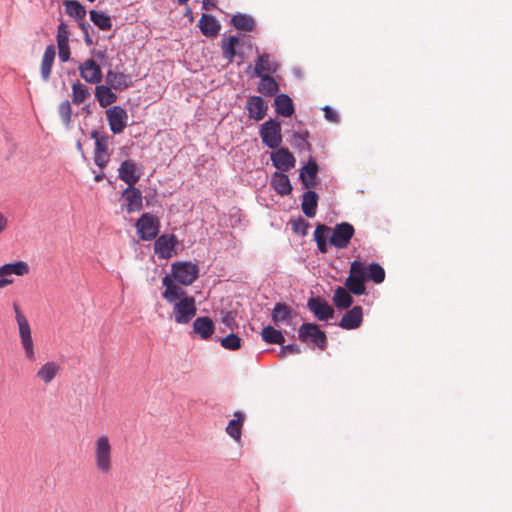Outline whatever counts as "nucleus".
<instances>
[{
    "label": "nucleus",
    "mask_w": 512,
    "mask_h": 512,
    "mask_svg": "<svg viewBox=\"0 0 512 512\" xmlns=\"http://www.w3.org/2000/svg\"><path fill=\"white\" fill-rule=\"evenodd\" d=\"M81 77L88 83L99 84L102 80L101 67L93 60L87 59L78 67Z\"/></svg>",
    "instance_id": "15"
},
{
    "label": "nucleus",
    "mask_w": 512,
    "mask_h": 512,
    "mask_svg": "<svg viewBox=\"0 0 512 512\" xmlns=\"http://www.w3.org/2000/svg\"><path fill=\"white\" fill-rule=\"evenodd\" d=\"M30 267L25 261L6 263L0 266V289L13 283L12 275L25 276L29 274Z\"/></svg>",
    "instance_id": "9"
},
{
    "label": "nucleus",
    "mask_w": 512,
    "mask_h": 512,
    "mask_svg": "<svg viewBox=\"0 0 512 512\" xmlns=\"http://www.w3.org/2000/svg\"><path fill=\"white\" fill-rule=\"evenodd\" d=\"M274 106L277 114L283 117H290L294 113L292 99L286 94H279L274 99Z\"/></svg>",
    "instance_id": "28"
},
{
    "label": "nucleus",
    "mask_w": 512,
    "mask_h": 512,
    "mask_svg": "<svg viewBox=\"0 0 512 512\" xmlns=\"http://www.w3.org/2000/svg\"><path fill=\"white\" fill-rule=\"evenodd\" d=\"M333 302L338 308L346 309L353 303V298L345 288L337 287L334 292Z\"/></svg>",
    "instance_id": "36"
},
{
    "label": "nucleus",
    "mask_w": 512,
    "mask_h": 512,
    "mask_svg": "<svg viewBox=\"0 0 512 512\" xmlns=\"http://www.w3.org/2000/svg\"><path fill=\"white\" fill-rule=\"evenodd\" d=\"M201 33L208 38H215L218 36L221 25L214 16L209 14H202L198 23Z\"/></svg>",
    "instance_id": "23"
},
{
    "label": "nucleus",
    "mask_w": 512,
    "mask_h": 512,
    "mask_svg": "<svg viewBox=\"0 0 512 512\" xmlns=\"http://www.w3.org/2000/svg\"><path fill=\"white\" fill-rule=\"evenodd\" d=\"M222 347L229 350H237L241 347V339L231 333L220 340Z\"/></svg>",
    "instance_id": "44"
},
{
    "label": "nucleus",
    "mask_w": 512,
    "mask_h": 512,
    "mask_svg": "<svg viewBox=\"0 0 512 512\" xmlns=\"http://www.w3.org/2000/svg\"><path fill=\"white\" fill-rule=\"evenodd\" d=\"M245 421V414L237 411L226 426V433L237 443L241 441L242 428Z\"/></svg>",
    "instance_id": "24"
},
{
    "label": "nucleus",
    "mask_w": 512,
    "mask_h": 512,
    "mask_svg": "<svg viewBox=\"0 0 512 512\" xmlns=\"http://www.w3.org/2000/svg\"><path fill=\"white\" fill-rule=\"evenodd\" d=\"M300 352H301V349L297 344H289V345L282 347V349L280 351V357L284 358L289 355L299 354Z\"/></svg>",
    "instance_id": "48"
},
{
    "label": "nucleus",
    "mask_w": 512,
    "mask_h": 512,
    "mask_svg": "<svg viewBox=\"0 0 512 512\" xmlns=\"http://www.w3.org/2000/svg\"><path fill=\"white\" fill-rule=\"evenodd\" d=\"M232 25L242 31H252L255 25L254 19L244 14H236L231 19Z\"/></svg>",
    "instance_id": "39"
},
{
    "label": "nucleus",
    "mask_w": 512,
    "mask_h": 512,
    "mask_svg": "<svg viewBox=\"0 0 512 512\" xmlns=\"http://www.w3.org/2000/svg\"><path fill=\"white\" fill-rule=\"evenodd\" d=\"M7 226H8L7 217L3 213H0V234L7 228Z\"/></svg>",
    "instance_id": "56"
},
{
    "label": "nucleus",
    "mask_w": 512,
    "mask_h": 512,
    "mask_svg": "<svg viewBox=\"0 0 512 512\" xmlns=\"http://www.w3.org/2000/svg\"><path fill=\"white\" fill-rule=\"evenodd\" d=\"M136 229L139 237L142 240L149 241L154 239L160 229L159 218L150 214L144 213L136 223Z\"/></svg>",
    "instance_id": "10"
},
{
    "label": "nucleus",
    "mask_w": 512,
    "mask_h": 512,
    "mask_svg": "<svg viewBox=\"0 0 512 512\" xmlns=\"http://www.w3.org/2000/svg\"><path fill=\"white\" fill-rule=\"evenodd\" d=\"M66 13L77 19H83L86 15L85 8L76 0H66L64 2Z\"/></svg>",
    "instance_id": "40"
},
{
    "label": "nucleus",
    "mask_w": 512,
    "mask_h": 512,
    "mask_svg": "<svg viewBox=\"0 0 512 512\" xmlns=\"http://www.w3.org/2000/svg\"><path fill=\"white\" fill-rule=\"evenodd\" d=\"M247 109L249 111L250 118L256 119V96H251L247 101Z\"/></svg>",
    "instance_id": "52"
},
{
    "label": "nucleus",
    "mask_w": 512,
    "mask_h": 512,
    "mask_svg": "<svg viewBox=\"0 0 512 512\" xmlns=\"http://www.w3.org/2000/svg\"><path fill=\"white\" fill-rule=\"evenodd\" d=\"M216 5L215 3L212 2V0H203V8L204 9H209V8H214Z\"/></svg>",
    "instance_id": "57"
},
{
    "label": "nucleus",
    "mask_w": 512,
    "mask_h": 512,
    "mask_svg": "<svg viewBox=\"0 0 512 512\" xmlns=\"http://www.w3.org/2000/svg\"><path fill=\"white\" fill-rule=\"evenodd\" d=\"M364 277L366 281L370 280L376 284H380L385 279V270L378 263H371L369 265L364 263Z\"/></svg>",
    "instance_id": "32"
},
{
    "label": "nucleus",
    "mask_w": 512,
    "mask_h": 512,
    "mask_svg": "<svg viewBox=\"0 0 512 512\" xmlns=\"http://www.w3.org/2000/svg\"><path fill=\"white\" fill-rule=\"evenodd\" d=\"M267 108V104L258 96V121L266 115Z\"/></svg>",
    "instance_id": "53"
},
{
    "label": "nucleus",
    "mask_w": 512,
    "mask_h": 512,
    "mask_svg": "<svg viewBox=\"0 0 512 512\" xmlns=\"http://www.w3.org/2000/svg\"><path fill=\"white\" fill-rule=\"evenodd\" d=\"M58 112L65 124H69L71 121V115H72V108L71 104L68 100L63 101L60 103L58 107Z\"/></svg>",
    "instance_id": "45"
},
{
    "label": "nucleus",
    "mask_w": 512,
    "mask_h": 512,
    "mask_svg": "<svg viewBox=\"0 0 512 512\" xmlns=\"http://www.w3.org/2000/svg\"><path fill=\"white\" fill-rule=\"evenodd\" d=\"M363 320V312L361 306H354L347 311L339 322V326L346 330L358 328Z\"/></svg>",
    "instance_id": "22"
},
{
    "label": "nucleus",
    "mask_w": 512,
    "mask_h": 512,
    "mask_svg": "<svg viewBox=\"0 0 512 512\" xmlns=\"http://www.w3.org/2000/svg\"><path fill=\"white\" fill-rule=\"evenodd\" d=\"M273 165L281 171H288L295 165V158L286 148H280L271 154Z\"/></svg>",
    "instance_id": "20"
},
{
    "label": "nucleus",
    "mask_w": 512,
    "mask_h": 512,
    "mask_svg": "<svg viewBox=\"0 0 512 512\" xmlns=\"http://www.w3.org/2000/svg\"><path fill=\"white\" fill-rule=\"evenodd\" d=\"M318 195L316 192L308 190L303 194L301 208L303 213L312 218L316 214Z\"/></svg>",
    "instance_id": "31"
},
{
    "label": "nucleus",
    "mask_w": 512,
    "mask_h": 512,
    "mask_svg": "<svg viewBox=\"0 0 512 512\" xmlns=\"http://www.w3.org/2000/svg\"><path fill=\"white\" fill-rule=\"evenodd\" d=\"M261 335L263 340L270 344H283L285 341L281 331L276 330L272 326L263 328Z\"/></svg>",
    "instance_id": "41"
},
{
    "label": "nucleus",
    "mask_w": 512,
    "mask_h": 512,
    "mask_svg": "<svg viewBox=\"0 0 512 512\" xmlns=\"http://www.w3.org/2000/svg\"><path fill=\"white\" fill-rule=\"evenodd\" d=\"M295 137L299 138V140L303 143H306V138L308 137V133L305 132L304 134H295Z\"/></svg>",
    "instance_id": "58"
},
{
    "label": "nucleus",
    "mask_w": 512,
    "mask_h": 512,
    "mask_svg": "<svg viewBox=\"0 0 512 512\" xmlns=\"http://www.w3.org/2000/svg\"><path fill=\"white\" fill-rule=\"evenodd\" d=\"M293 226H294L293 229L295 232H298V233L300 232L303 235H305L307 227H308V223H306L303 219H300L298 222H294Z\"/></svg>",
    "instance_id": "54"
},
{
    "label": "nucleus",
    "mask_w": 512,
    "mask_h": 512,
    "mask_svg": "<svg viewBox=\"0 0 512 512\" xmlns=\"http://www.w3.org/2000/svg\"><path fill=\"white\" fill-rule=\"evenodd\" d=\"M196 301L193 296L180 299L174 303L172 316L178 324H187L196 315Z\"/></svg>",
    "instance_id": "7"
},
{
    "label": "nucleus",
    "mask_w": 512,
    "mask_h": 512,
    "mask_svg": "<svg viewBox=\"0 0 512 512\" xmlns=\"http://www.w3.org/2000/svg\"><path fill=\"white\" fill-rule=\"evenodd\" d=\"M106 117L111 131L120 134L127 126L128 114L120 106H112L106 110Z\"/></svg>",
    "instance_id": "14"
},
{
    "label": "nucleus",
    "mask_w": 512,
    "mask_h": 512,
    "mask_svg": "<svg viewBox=\"0 0 512 512\" xmlns=\"http://www.w3.org/2000/svg\"><path fill=\"white\" fill-rule=\"evenodd\" d=\"M272 186L281 195H287L292 191L289 177L283 173H274L271 179Z\"/></svg>",
    "instance_id": "34"
},
{
    "label": "nucleus",
    "mask_w": 512,
    "mask_h": 512,
    "mask_svg": "<svg viewBox=\"0 0 512 512\" xmlns=\"http://www.w3.org/2000/svg\"><path fill=\"white\" fill-rule=\"evenodd\" d=\"M109 161V154L108 152H95L94 154V162L95 164L103 169Z\"/></svg>",
    "instance_id": "47"
},
{
    "label": "nucleus",
    "mask_w": 512,
    "mask_h": 512,
    "mask_svg": "<svg viewBox=\"0 0 512 512\" xmlns=\"http://www.w3.org/2000/svg\"><path fill=\"white\" fill-rule=\"evenodd\" d=\"M88 27H89V24H88V23H83V24H81V28H82V30H83V31H84V33H85V38H84L85 43H86L88 46H90V45H92V44H93V42H92V39L90 38V36H89V34H88V30H87V29H88Z\"/></svg>",
    "instance_id": "55"
},
{
    "label": "nucleus",
    "mask_w": 512,
    "mask_h": 512,
    "mask_svg": "<svg viewBox=\"0 0 512 512\" xmlns=\"http://www.w3.org/2000/svg\"><path fill=\"white\" fill-rule=\"evenodd\" d=\"M59 49V58L62 62H67L70 58L69 44H57Z\"/></svg>",
    "instance_id": "49"
},
{
    "label": "nucleus",
    "mask_w": 512,
    "mask_h": 512,
    "mask_svg": "<svg viewBox=\"0 0 512 512\" xmlns=\"http://www.w3.org/2000/svg\"><path fill=\"white\" fill-rule=\"evenodd\" d=\"M105 80L106 84L111 86L114 90L118 91H123L133 84L130 75L114 70L107 71Z\"/></svg>",
    "instance_id": "17"
},
{
    "label": "nucleus",
    "mask_w": 512,
    "mask_h": 512,
    "mask_svg": "<svg viewBox=\"0 0 512 512\" xmlns=\"http://www.w3.org/2000/svg\"><path fill=\"white\" fill-rule=\"evenodd\" d=\"M365 281L364 262L353 261L350 265L349 276L345 280L347 290L354 295H362L366 290Z\"/></svg>",
    "instance_id": "5"
},
{
    "label": "nucleus",
    "mask_w": 512,
    "mask_h": 512,
    "mask_svg": "<svg viewBox=\"0 0 512 512\" xmlns=\"http://www.w3.org/2000/svg\"><path fill=\"white\" fill-rule=\"evenodd\" d=\"M259 77L260 80L258 82V92L266 96H274L278 93L279 85L273 77L269 76L268 74H260Z\"/></svg>",
    "instance_id": "30"
},
{
    "label": "nucleus",
    "mask_w": 512,
    "mask_h": 512,
    "mask_svg": "<svg viewBox=\"0 0 512 512\" xmlns=\"http://www.w3.org/2000/svg\"><path fill=\"white\" fill-rule=\"evenodd\" d=\"M278 67V63L270 55L263 54L258 56V76H260L261 72H266L267 74L275 73Z\"/></svg>",
    "instance_id": "37"
},
{
    "label": "nucleus",
    "mask_w": 512,
    "mask_h": 512,
    "mask_svg": "<svg viewBox=\"0 0 512 512\" xmlns=\"http://www.w3.org/2000/svg\"><path fill=\"white\" fill-rule=\"evenodd\" d=\"M308 307L318 320H328L333 317L334 309L321 297H313L308 301Z\"/></svg>",
    "instance_id": "16"
},
{
    "label": "nucleus",
    "mask_w": 512,
    "mask_h": 512,
    "mask_svg": "<svg viewBox=\"0 0 512 512\" xmlns=\"http://www.w3.org/2000/svg\"><path fill=\"white\" fill-rule=\"evenodd\" d=\"M291 314L290 308L282 303H277L273 309L272 318L273 321L278 324L280 322H285L289 319Z\"/></svg>",
    "instance_id": "43"
},
{
    "label": "nucleus",
    "mask_w": 512,
    "mask_h": 512,
    "mask_svg": "<svg viewBox=\"0 0 512 512\" xmlns=\"http://www.w3.org/2000/svg\"><path fill=\"white\" fill-rule=\"evenodd\" d=\"M94 465L102 474H109L112 470V444L106 434L98 436L93 445Z\"/></svg>",
    "instance_id": "2"
},
{
    "label": "nucleus",
    "mask_w": 512,
    "mask_h": 512,
    "mask_svg": "<svg viewBox=\"0 0 512 512\" xmlns=\"http://www.w3.org/2000/svg\"><path fill=\"white\" fill-rule=\"evenodd\" d=\"M223 57L232 62L235 57L243 59L252 51V44L247 42L245 35L224 36L221 41Z\"/></svg>",
    "instance_id": "3"
},
{
    "label": "nucleus",
    "mask_w": 512,
    "mask_h": 512,
    "mask_svg": "<svg viewBox=\"0 0 512 512\" xmlns=\"http://www.w3.org/2000/svg\"><path fill=\"white\" fill-rule=\"evenodd\" d=\"M331 228L325 224L317 225L314 231V240L317 244V248L321 253H326L328 251V243L327 236L330 233Z\"/></svg>",
    "instance_id": "33"
},
{
    "label": "nucleus",
    "mask_w": 512,
    "mask_h": 512,
    "mask_svg": "<svg viewBox=\"0 0 512 512\" xmlns=\"http://www.w3.org/2000/svg\"><path fill=\"white\" fill-rule=\"evenodd\" d=\"M119 178L128 184L134 186L140 179V174L137 172L136 163L132 160H125L119 167Z\"/></svg>",
    "instance_id": "21"
},
{
    "label": "nucleus",
    "mask_w": 512,
    "mask_h": 512,
    "mask_svg": "<svg viewBox=\"0 0 512 512\" xmlns=\"http://www.w3.org/2000/svg\"><path fill=\"white\" fill-rule=\"evenodd\" d=\"M318 172V165L310 159L307 164L301 169L300 180L304 187L311 188L315 185V178Z\"/></svg>",
    "instance_id": "27"
},
{
    "label": "nucleus",
    "mask_w": 512,
    "mask_h": 512,
    "mask_svg": "<svg viewBox=\"0 0 512 512\" xmlns=\"http://www.w3.org/2000/svg\"><path fill=\"white\" fill-rule=\"evenodd\" d=\"M298 336L302 342L313 343L321 350H324L326 347V334L314 323L302 324L298 330Z\"/></svg>",
    "instance_id": "8"
},
{
    "label": "nucleus",
    "mask_w": 512,
    "mask_h": 512,
    "mask_svg": "<svg viewBox=\"0 0 512 512\" xmlns=\"http://www.w3.org/2000/svg\"><path fill=\"white\" fill-rule=\"evenodd\" d=\"M90 19L91 21L101 30L107 31L112 27L111 19L108 15H106L102 11H90Z\"/></svg>",
    "instance_id": "38"
},
{
    "label": "nucleus",
    "mask_w": 512,
    "mask_h": 512,
    "mask_svg": "<svg viewBox=\"0 0 512 512\" xmlns=\"http://www.w3.org/2000/svg\"><path fill=\"white\" fill-rule=\"evenodd\" d=\"M329 243L337 249H346L355 234L354 226L349 222H341L331 229Z\"/></svg>",
    "instance_id": "6"
},
{
    "label": "nucleus",
    "mask_w": 512,
    "mask_h": 512,
    "mask_svg": "<svg viewBox=\"0 0 512 512\" xmlns=\"http://www.w3.org/2000/svg\"><path fill=\"white\" fill-rule=\"evenodd\" d=\"M170 276L183 286H190L199 277V266L191 261H177L171 265Z\"/></svg>",
    "instance_id": "4"
},
{
    "label": "nucleus",
    "mask_w": 512,
    "mask_h": 512,
    "mask_svg": "<svg viewBox=\"0 0 512 512\" xmlns=\"http://www.w3.org/2000/svg\"><path fill=\"white\" fill-rule=\"evenodd\" d=\"M112 89L108 84L96 86L95 97L101 107L106 108L117 101V95Z\"/></svg>",
    "instance_id": "26"
},
{
    "label": "nucleus",
    "mask_w": 512,
    "mask_h": 512,
    "mask_svg": "<svg viewBox=\"0 0 512 512\" xmlns=\"http://www.w3.org/2000/svg\"><path fill=\"white\" fill-rule=\"evenodd\" d=\"M91 138L95 140V152H108L109 136L107 134L93 130Z\"/></svg>",
    "instance_id": "42"
},
{
    "label": "nucleus",
    "mask_w": 512,
    "mask_h": 512,
    "mask_svg": "<svg viewBox=\"0 0 512 512\" xmlns=\"http://www.w3.org/2000/svg\"><path fill=\"white\" fill-rule=\"evenodd\" d=\"M13 311L15 313V322L18 328V336L21 348L23 350L24 358L28 362L36 361V347L32 336V328L28 318L22 311L20 304L17 301L12 303Z\"/></svg>",
    "instance_id": "1"
},
{
    "label": "nucleus",
    "mask_w": 512,
    "mask_h": 512,
    "mask_svg": "<svg viewBox=\"0 0 512 512\" xmlns=\"http://www.w3.org/2000/svg\"><path fill=\"white\" fill-rule=\"evenodd\" d=\"M214 323L206 316L198 317L193 322V331L198 334L203 340L209 339L214 333Z\"/></svg>",
    "instance_id": "25"
},
{
    "label": "nucleus",
    "mask_w": 512,
    "mask_h": 512,
    "mask_svg": "<svg viewBox=\"0 0 512 512\" xmlns=\"http://www.w3.org/2000/svg\"><path fill=\"white\" fill-rule=\"evenodd\" d=\"M221 322L229 329H233L235 326V314L233 312H226L222 318Z\"/></svg>",
    "instance_id": "50"
},
{
    "label": "nucleus",
    "mask_w": 512,
    "mask_h": 512,
    "mask_svg": "<svg viewBox=\"0 0 512 512\" xmlns=\"http://www.w3.org/2000/svg\"><path fill=\"white\" fill-rule=\"evenodd\" d=\"M61 367L55 361H47L40 366L35 374V378L45 384L49 385L59 374Z\"/></svg>",
    "instance_id": "18"
},
{
    "label": "nucleus",
    "mask_w": 512,
    "mask_h": 512,
    "mask_svg": "<svg viewBox=\"0 0 512 512\" xmlns=\"http://www.w3.org/2000/svg\"><path fill=\"white\" fill-rule=\"evenodd\" d=\"M325 118L333 123H337L339 121V116L335 110L330 108L329 106H325L323 108Z\"/></svg>",
    "instance_id": "51"
},
{
    "label": "nucleus",
    "mask_w": 512,
    "mask_h": 512,
    "mask_svg": "<svg viewBox=\"0 0 512 512\" xmlns=\"http://www.w3.org/2000/svg\"><path fill=\"white\" fill-rule=\"evenodd\" d=\"M90 95L88 87L83 83L77 81L72 84V101L74 104H82L90 97Z\"/></svg>",
    "instance_id": "35"
},
{
    "label": "nucleus",
    "mask_w": 512,
    "mask_h": 512,
    "mask_svg": "<svg viewBox=\"0 0 512 512\" xmlns=\"http://www.w3.org/2000/svg\"><path fill=\"white\" fill-rule=\"evenodd\" d=\"M260 134L264 144L272 149L277 148L282 141L280 122L272 119L266 121L262 124Z\"/></svg>",
    "instance_id": "11"
},
{
    "label": "nucleus",
    "mask_w": 512,
    "mask_h": 512,
    "mask_svg": "<svg viewBox=\"0 0 512 512\" xmlns=\"http://www.w3.org/2000/svg\"><path fill=\"white\" fill-rule=\"evenodd\" d=\"M162 285L165 288L162 293V297L168 303H175L180 301V299L189 297L185 289L182 287L183 285L179 284L168 274L162 278Z\"/></svg>",
    "instance_id": "13"
},
{
    "label": "nucleus",
    "mask_w": 512,
    "mask_h": 512,
    "mask_svg": "<svg viewBox=\"0 0 512 512\" xmlns=\"http://www.w3.org/2000/svg\"><path fill=\"white\" fill-rule=\"evenodd\" d=\"M104 178V174H98L95 176V181L100 182Z\"/></svg>",
    "instance_id": "59"
},
{
    "label": "nucleus",
    "mask_w": 512,
    "mask_h": 512,
    "mask_svg": "<svg viewBox=\"0 0 512 512\" xmlns=\"http://www.w3.org/2000/svg\"><path fill=\"white\" fill-rule=\"evenodd\" d=\"M55 55L56 49L54 45L47 46L41 62V76L44 81H47L50 78Z\"/></svg>",
    "instance_id": "29"
},
{
    "label": "nucleus",
    "mask_w": 512,
    "mask_h": 512,
    "mask_svg": "<svg viewBox=\"0 0 512 512\" xmlns=\"http://www.w3.org/2000/svg\"><path fill=\"white\" fill-rule=\"evenodd\" d=\"M122 198L127 202L126 210L128 213L138 212L142 209V192L134 186H128L122 192Z\"/></svg>",
    "instance_id": "19"
},
{
    "label": "nucleus",
    "mask_w": 512,
    "mask_h": 512,
    "mask_svg": "<svg viewBox=\"0 0 512 512\" xmlns=\"http://www.w3.org/2000/svg\"><path fill=\"white\" fill-rule=\"evenodd\" d=\"M178 239L174 234L159 236L154 243V252L160 259H170L176 254Z\"/></svg>",
    "instance_id": "12"
},
{
    "label": "nucleus",
    "mask_w": 512,
    "mask_h": 512,
    "mask_svg": "<svg viewBox=\"0 0 512 512\" xmlns=\"http://www.w3.org/2000/svg\"><path fill=\"white\" fill-rule=\"evenodd\" d=\"M57 44H69V31L64 23L58 25Z\"/></svg>",
    "instance_id": "46"
},
{
    "label": "nucleus",
    "mask_w": 512,
    "mask_h": 512,
    "mask_svg": "<svg viewBox=\"0 0 512 512\" xmlns=\"http://www.w3.org/2000/svg\"><path fill=\"white\" fill-rule=\"evenodd\" d=\"M178 2H179L180 4H186V3L188 2V0H178Z\"/></svg>",
    "instance_id": "60"
}]
</instances>
